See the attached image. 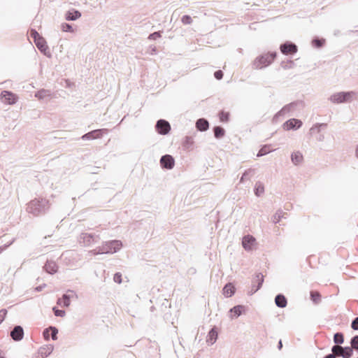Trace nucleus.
<instances>
[{
	"mask_svg": "<svg viewBox=\"0 0 358 358\" xmlns=\"http://www.w3.org/2000/svg\"><path fill=\"white\" fill-rule=\"evenodd\" d=\"M50 208L49 201L43 198L31 200L27 206V210L34 216L45 214Z\"/></svg>",
	"mask_w": 358,
	"mask_h": 358,
	"instance_id": "1",
	"label": "nucleus"
},
{
	"mask_svg": "<svg viewBox=\"0 0 358 358\" xmlns=\"http://www.w3.org/2000/svg\"><path fill=\"white\" fill-rule=\"evenodd\" d=\"M277 57L276 52H268L259 55L252 63V68L262 69L269 66Z\"/></svg>",
	"mask_w": 358,
	"mask_h": 358,
	"instance_id": "2",
	"label": "nucleus"
},
{
	"mask_svg": "<svg viewBox=\"0 0 358 358\" xmlns=\"http://www.w3.org/2000/svg\"><path fill=\"white\" fill-rule=\"evenodd\" d=\"M355 94V92L353 91L336 92L331 95L329 100L332 103L337 104L347 103L352 100Z\"/></svg>",
	"mask_w": 358,
	"mask_h": 358,
	"instance_id": "3",
	"label": "nucleus"
},
{
	"mask_svg": "<svg viewBox=\"0 0 358 358\" xmlns=\"http://www.w3.org/2000/svg\"><path fill=\"white\" fill-rule=\"evenodd\" d=\"M101 246L103 254H113L121 249L122 243L121 241L113 240L103 242Z\"/></svg>",
	"mask_w": 358,
	"mask_h": 358,
	"instance_id": "4",
	"label": "nucleus"
},
{
	"mask_svg": "<svg viewBox=\"0 0 358 358\" xmlns=\"http://www.w3.org/2000/svg\"><path fill=\"white\" fill-rule=\"evenodd\" d=\"M99 240V235L94 233H82L78 238L79 243H83L84 246H90L98 243Z\"/></svg>",
	"mask_w": 358,
	"mask_h": 358,
	"instance_id": "5",
	"label": "nucleus"
},
{
	"mask_svg": "<svg viewBox=\"0 0 358 358\" xmlns=\"http://www.w3.org/2000/svg\"><path fill=\"white\" fill-rule=\"evenodd\" d=\"M72 299H78V296L74 291L69 289L61 298L58 299L57 303L62 307H69Z\"/></svg>",
	"mask_w": 358,
	"mask_h": 358,
	"instance_id": "6",
	"label": "nucleus"
},
{
	"mask_svg": "<svg viewBox=\"0 0 358 358\" xmlns=\"http://www.w3.org/2000/svg\"><path fill=\"white\" fill-rule=\"evenodd\" d=\"M17 96L13 92L3 90L1 93V100L3 103L13 105L17 101Z\"/></svg>",
	"mask_w": 358,
	"mask_h": 358,
	"instance_id": "7",
	"label": "nucleus"
},
{
	"mask_svg": "<svg viewBox=\"0 0 358 358\" xmlns=\"http://www.w3.org/2000/svg\"><path fill=\"white\" fill-rule=\"evenodd\" d=\"M155 129L158 134L161 135H166L169 133L171 130V125L167 120L160 119L155 124Z\"/></svg>",
	"mask_w": 358,
	"mask_h": 358,
	"instance_id": "8",
	"label": "nucleus"
},
{
	"mask_svg": "<svg viewBox=\"0 0 358 358\" xmlns=\"http://www.w3.org/2000/svg\"><path fill=\"white\" fill-rule=\"evenodd\" d=\"M107 132L106 129H94L83 135L81 138L84 141L94 140L102 137L103 134Z\"/></svg>",
	"mask_w": 358,
	"mask_h": 358,
	"instance_id": "9",
	"label": "nucleus"
},
{
	"mask_svg": "<svg viewBox=\"0 0 358 358\" xmlns=\"http://www.w3.org/2000/svg\"><path fill=\"white\" fill-rule=\"evenodd\" d=\"M280 52L284 55L294 54L297 52V46L291 41H286L280 46Z\"/></svg>",
	"mask_w": 358,
	"mask_h": 358,
	"instance_id": "10",
	"label": "nucleus"
},
{
	"mask_svg": "<svg viewBox=\"0 0 358 358\" xmlns=\"http://www.w3.org/2000/svg\"><path fill=\"white\" fill-rule=\"evenodd\" d=\"M301 120L299 119L292 118L287 120L283 124L282 127L285 130H297L302 126Z\"/></svg>",
	"mask_w": 358,
	"mask_h": 358,
	"instance_id": "11",
	"label": "nucleus"
},
{
	"mask_svg": "<svg viewBox=\"0 0 358 358\" xmlns=\"http://www.w3.org/2000/svg\"><path fill=\"white\" fill-rule=\"evenodd\" d=\"M160 165L163 169L171 170L174 167L175 159L170 155H163L160 159Z\"/></svg>",
	"mask_w": 358,
	"mask_h": 358,
	"instance_id": "12",
	"label": "nucleus"
},
{
	"mask_svg": "<svg viewBox=\"0 0 358 358\" xmlns=\"http://www.w3.org/2000/svg\"><path fill=\"white\" fill-rule=\"evenodd\" d=\"M264 282V275L262 273H258L252 280V294L257 292L262 286Z\"/></svg>",
	"mask_w": 358,
	"mask_h": 358,
	"instance_id": "13",
	"label": "nucleus"
},
{
	"mask_svg": "<svg viewBox=\"0 0 358 358\" xmlns=\"http://www.w3.org/2000/svg\"><path fill=\"white\" fill-rule=\"evenodd\" d=\"M10 335L15 341H20L24 337V329L20 325L15 326Z\"/></svg>",
	"mask_w": 358,
	"mask_h": 358,
	"instance_id": "14",
	"label": "nucleus"
},
{
	"mask_svg": "<svg viewBox=\"0 0 358 358\" xmlns=\"http://www.w3.org/2000/svg\"><path fill=\"white\" fill-rule=\"evenodd\" d=\"M35 45L37 47V48L45 55L48 57H51L50 53L48 51V46L47 45V43L45 40L42 37L41 38H38V40L36 41Z\"/></svg>",
	"mask_w": 358,
	"mask_h": 358,
	"instance_id": "15",
	"label": "nucleus"
},
{
	"mask_svg": "<svg viewBox=\"0 0 358 358\" xmlns=\"http://www.w3.org/2000/svg\"><path fill=\"white\" fill-rule=\"evenodd\" d=\"M57 334L58 329L57 327L53 326H50L43 331V336L45 340H49L50 336H51L53 341H56L57 339Z\"/></svg>",
	"mask_w": 358,
	"mask_h": 358,
	"instance_id": "16",
	"label": "nucleus"
},
{
	"mask_svg": "<svg viewBox=\"0 0 358 358\" xmlns=\"http://www.w3.org/2000/svg\"><path fill=\"white\" fill-rule=\"evenodd\" d=\"M297 101H293L284 106L273 117V120L278 118L280 116L284 115L285 113H289L292 108L296 106Z\"/></svg>",
	"mask_w": 358,
	"mask_h": 358,
	"instance_id": "17",
	"label": "nucleus"
},
{
	"mask_svg": "<svg viewBox=\"0 0 358 358\" xmlns=\"http://www.w3.org/2000/svg\"><path fill=\"white\" fill-rule=\"evenodd\" d=\"M255 243V238L250 235H247L243 237L242 239V245L243 248L247 250H251L252 248L253 245Z\"/></svg>",
	"mask_w": 358,
	"mask_h": 358,
	"instance_id": "18",
	"label": "nucleus"
},
{
	"mask_svg": "<svg viewBox=\"0 0 358 358\" xmlns=\"http://www.w3.org/2000/svg\"><path fill=\"white\" fill-rule=\"evenodd\" d=\"M217 338H218V330L216 327H214L212 329H210V330L209 331V332L207 335V337H206V342L209 345H213L216 342Z\"/></svg>",
	"mask_w": 358,
	"mask_h": 358,
	"instance_id": "19",
	"label": "nucleus"
},
{
	"mask_svg": "<svg viewBox=\"0 0 358 358\" xmlns=\"http://www.w3.org/2000/svg\"><path fill=\"white\" fill-rule=\"evenodd\" d=\"M245 307L243 305H237L234 306L229 310V313L231 314L230 315L231 318L234 317L237 318L242 315L243 313L245 312Z\"/></svg>",
	"mask_w": 358,
	"mask_h": 358,
	"instance_id": "20",
	"label": "nucleus"
},
{
	"mask_svg": "<svg viewBox=\"0 0 358 358\" xmlns=\"http://www.w3.org/2000/svg\"><path fill=\"white\" fill-rule=\"evenodd\" d=\"M80 17L81 13L75 8H72L71 10H68L65 13V19L68 21H74Z\"/></svg>",
	"mask_w": 358,
	"mask_h": 358,
	"instance_id": "21",
	"label": "nucleus"
},
{
	"mask_svg": "<svg viewBox=\"0 0 358 358\" xmlns=\"http://www.w3.org/2000/svg\"><path fill=\"white\" fill-rule=\"evenodd\" d=\"M43 268L47 273L52 275L57 273L58 266L55 262L52 260H48L45 264Z\"/></svg>",
	"mask_w": 358,
	"mask_h": 358,
	"instance_id": "22",
	"label": "nucleus"
},
{
	"mask_svg": "<svg viewBox=\"0 0 358 358\" xmlns=\"http://www.w3.org/2000/svg\"><path fill=\"white\" fill-rule=\"evenodd\" d=\"M196 127L198 131H206L209 128V122L205 118H199L196 122Z\"/></svg>",
	"mask_w": 358,
	"mask_h": 358,
	"instance_id": "23",
	"label": "nucleus"
},
{
	"mask_svg": "<svg viewBox=\"0 0 358 358\" xmlns=\"http://www.w3.org/2000/svg\"><path fill=\"white\" fill-rule=\"evenodd\" d=\"M275 303L278 308H285L287 305V298L282 294H278L275 297Z\"/></svg>",
	"mask_w": 358,
	"mask_h": 358,
	"instance_id": "24",
	"label": "nucleus"
},
{
	"mask_svg": "<svg viewBox=\"0 0 358 358\" xmlns=\"http://www.w3.org/2000/svg\"><path fill=\"white\" fill-rule=\"evenodd\" d=\"M235 291L236 289L234 286L231 283L229 282L224 286L222 289V294L225 297H231L234 294Z\"/></svg>",
	"mask_w": 358,
	"mask_h": 358,
	"instance_id": "25",
	"label": "nucleus"
},
{
	"mask_svg": "<svg viewBox=\"0 0 358 358\" xmlns=\"http://www.w3.org/2000/svg\"><path fill=\"white\" fill-rule=\"evenodd\" d=\"M214 136L217 139L223 138L225 135V129L221 126H215L213 129Z\"/></svg>",
	"mask_w": 358,
	"mask_h": 358,
	"instance_id": "26",
	"label": "nucleus"
},
{
	"mask_svg": "<svg viewBox=\"0 0 358 358\" xmlns=\"http://www.w3.org/2000/svg\"><path fill=\"white\" fill-rule=\"evenodd\" d=\"M303 155L299 151L294 152L291 155V160L294 165L299 164L303 161Z\"/></svg>",
	"mask_w": 358,
	"mask_h": 358,
	"instance_id": "27",
	"label": "nucleus"
},
{
	"mask_svg": "<svg viewBox=\"0 0 358 358\" xmlns=\"http://www.w3.org/2000/svg\"><path fill=\"white\" fill-rule=\"evenodd\" d=\"M353 350L354 349L352 346L343 347L340 353V357L343 358H350L353 355Z\"/></svg>",
	"mask_w": 358,
	"mask_h": 358,
	"instance_id": "28",
	"label": "nucleus"
},
{
	"mask_svg": "<svg viewBox=\"0 0 358 358\" xmlns=\"http://www.w3.org/2000/svg\"><path fill=\"white\" fill-rule=\"evenodd\" d=\"M54 350V346L52 345H48L45 348H41L39 350V353L41 355L43 358L47 357L49 356Z\"/></svg>",
	"mask_w": 358,
	"mask_h": 358,
	"instance_id": "29",
	"label": "nucleus"
},
{
	"mask_svg": "<svg viewBox=\"0 0 358 358\" xmlns=\"http://www.w3.org/2000/svg\"><path fill=\"white\" fill-rule=\"evenodd\" d=\"M35 96L41 100L47 97H50L51 93L50 90L42 89L36 92Z\"/></svg>",
	"mask_w": 358,
	"mask_h": 358,
	"instance_id": "30",
	"label": "nucleus"
},
{
	"mask_svg": "<svg viewBox=\"0 0 358 358\" xmlns=\"http://www.w3.org/2000/svg\"><path fill=\"white\" fill-rule=\"evenodd\" d=\"M254 192L257 196H260L264 192L263 183L259 181L257 182L255 185Z\"/></svg>",
	"mask_w": 358,
	"mask_h": 358,
	"instance_id": "31",
	"label": "nucleus"
},
{
	"mask_svg": "<svg viewBox=\"0 0 358 358\" xmlns=\"http://www.w3.org/2000/svg\"><path fill=\"white\" fill-rule=\"evenodd\" d=\"M220 121L223 123L228 122L229 121L230 113L224 110H220L218 113Z\"/></svg>",
	"mask_w": 358,
	"mask_h": 358,
	"instance_id": "32",
	"label": "nucleus"
},
{
	"mask_svg": "<svg viewBox=\"0 0 358 358\" xmlns=\"http://www.w3.org/2000/svg\"><path fill=\"white\" fill-rule=\"evenodd\" d=\"M334 342L336 345H341L344 343V335L342 332H337L334 335Z\"/></svg>",
	"mask_w": 358,
	"mask_h": 358,
	"instance_id": "33",
	"label": "nucleus"
},
{
	"mask_svg": "<svg viewBox=\"0 0 358 358\" xmlns=\"http://www.w3.org/2000/svg\"><path fill=\"white\" fill-rule=\"evenodd\" d=\"M324 39L320 38L318 37H314L312 40V45L317 48H322L324 45Z\"/></svg>",
	"mask_w": 358,
	"mask_h": 358,
	"instance_id": "34",
	"label": "nucleus"
},
{
	"mask_svg": "<svg viewBox=\"0 0 358 358\" xmlns=\"http://www.w3.org/2000/svg\"><path fill=\"white\" fill-rule=\"evenodd\" d=\"M327 124L326 123H316L310 129V134H313L315 131L317 132L320 131L322 127H327Z\"/></svg>",
	"mask_w": 358,
	"mask_h": 358,
	"instance_id": "35",
	"label": "nucleus"
},
{
	"mask_svg": "<svg viewBox=\"0 0 358 358\" xmlns=\"http://www.w3.org/2000/svg\"><path fill=\"white\" fill-rule=\"evenodd\" d=\"M310 299L315 303H318L321 300V294L315 291H311L310 293Z\"/></svg>",
	"mask_w": 358,
	"mask_h": 358,
	"instance_id": "36",
	"label": "nucleus"
},
{
	"mask_svg": "<svg viewBox=\"0 0 358 358\" xmlns=\"http://www.w3.org/2000/svg\"><path fill=\"white\" fill-rule=\"evenodd\" d=\"M271 150H270L269 148V146L268 145H264L262 146L260 150H259L257 156V157H262V156H264L267 154H268Z\"/></svg>",
	"mask_w": 358,
	"mask_h": 358,
	"instance_id": "37",
	"label": "nucleus"
},
{
	"mask_svg": "<svg viewBox=\"0 0 358 358\" xmlns=\"http://www.w3.org/2000/svg\"><path fill=\"white\" fill-rule=\"evenodd\" d=\"M286 213H282L281 210H278L275 213V214L272 217V221L274 222V223H278L280 222V219L282 218V217H285L284 215H285Z\"/></svg>",
	"mask_w": 358,
	"mask_h": 358,
	"instance_id": "38",
	"label": "nucleus"
},
{
	"mask_svg": "<svg viewBox=\"0 0 358 358\" xmlns=\"http://www.w3.org/2000/svg\"><path fill=\"white\" fill-rule=\"evenodd\" d=\"M61 29L64 32L73 33L74 29L71 24L64 22L61 24Z\"/></svg>",
	"mask_w": 358,
	"mask_h": 358,
	"instance_id": "39",
	"label": "nucleus"
},
{
	"mask_svg": "<svg viewBox=\"0 0 358 358\" xmlns=\"http://www.w3.org/2000/svg\"><path fill=\"white\" fill-rule=\"evenodd\" d=\"M350 343L353 349L358 352V335L352 337Z\"/></svg>",
	"mask_w": 358,
	"mask_h": 358,
	"instance_id": "40",
	"label": "nucleus"
},
{
	"mask_svg": "<svg viewBox=\"0 0 358 358\" xmlns=\"http://www.w3.org/2000/svg\"><path fill=\"white\" fill-rule=\"evenodd\" d=\"M193 143H194V141L191 136H185L184 141H183V146L187 149L191 145H192Z\"/></svg>",
	"mask_w": 358,
	"mask_h": 358,
	"instance_id": "41",
	"label": "nucleus"
},
{
	"mask_svg": "<svg viewBox=\"0 0 358 358\" xmlns=\"http://www.w3.org/2000/svg\"><path fill=\"white\" fill-rule=\"evenodd\" d=\"M52 311L55 316L63 317L66 315V312L64 310L58 309L56 307L52 308Z\"/></svg>",
	"mask_w": 358,
	"mask_h": 358,
	"instance_id": "42",
	"label": "nucleus"
},
{
	"mask_svg": "<svg viewBox=\"0 0 358 358\" xmlns=\"http://www.w3.org/2000/svg\"><path fill=\"white\" fill-rule=\"evenodd\" d=\"M294 65V63L292 60H287V62H282L281 66L285 69H292Z\"/></svg>",
	"mask_w": 358,
	"mask_h": 358,
	"instance_id": "43",
	"label": "nucleus"
},
{
	"mask_svg": "<svg viewBox=\"0 0 358 358\" xmlns=\"http://www.w3.org/2000/svg\"><path fill=\"white\" fill-rule=\"evenodd\" d=\"M343 347L342 346H338V345H334L331 347V352L332 353L331 354H335L338 356H340V353H341V351L342 350Z\"/></svg>",
	"mask_w": 358,
	"mask_h": 358,
	"instance_id": "44",
	"label": "nucleus"
},
{
	"mask_svg": "<svg viewBox=\"0 0 358 358\" xmlns=\"http://www.w3.org/2000/svg\"><path fill=\"white\" fill-rule=\"evenodd\" d=\"M181 22L184 24H190L192 22V19L189 15H185L182 17Z\"/></svg>",
	"mask_w": 358,
	"mask_h": 358,
	"instance_id": "45",
	"label": "nucleus"
},
{
	"mask_svg": "<svg viewBox=\"0 0 358 358\" xmlns=\"http://www.w3.org/2000/svg\"><path fill=\"white\" fill-rule=\"evenodd\" d=\"M30 36L34 38V42L38 40V38H42V36L35 29H31L30 31Z\"/></svg>",
	"mask_w": 358,
	"mask_h": 358,
	"instance_id": "46",
	"label": "nucleus"
},
{
	"mask_svg": "<svg viewBox=\"0 0 358 358\" xmlns=\"http://www.w3.org/2000/svg\"><path fill=\"white\" fill-rule=\"evenodd\" d=\"M161 33L162 31H155L149 35L148 38L150 40H156L162 36Z\"/></svg>",
	"mask_w": 358,
	"mask_h": 358,
	"instance_id": "47",
	"label": "nucleus"
},
{
	"mask_svg": "<svg viewBox=\"0 0 358 358\" xmlns=\"http://www.w3.org/2000/svg\"><path fill=\"white\" fill-rule=\"evenodd\" d=\"M113 280L116 283L120 284L122 281L121 273H120V272L115 273L113 276Z\"/></svg>",
	"mask_w": 358,
	"mask_h": 358,
	"instance_id": "48",
	"label": "nucleus"
},
{
	"mask_svg": "<svg viewBox=\"0 0 358 358\" xmlns=\"http://www.w3.org/2000/svg\"><path fill=\"white\" fill-rule=\"evenodd\" d=\"M351 328L353 330L358 331V317L354 318L351 322Z\"/></svg>",
	"mask_w": 358,
	"mask_h": 358,
	"instance_id": "49",
	"label": "nucleus"
},
{
	"mask_svg": "<svg viewBox=\"0 0 358 358\" xmlns=\"http://www.w3.org/2000/svg\"><path fill=\"white\" fill-rule=\"evenodd\" d=\"M101 250H102V246H99V247L96 248L95 249L90 250V252L94 255L103 254V252H102Z\"/></svg>",
	"mask_w": 358,
	"mask_h": 358,
	"instance_id": "50",
	"label": "nucleus"
},
{
	"mask_svg": "<svg viewBox=\"0 0 358 358\" xmlns=\"http://www.w3.org/2000/svg\"><path fill=\"white\" fill-rule=\"evenodd\" d=\"M223 76L224 73L222 70H217L214 73V77L218 80H221L223 78Z\"/></svg>",
	"mask_w": 358,
	"mask_h": 358,
	"instance_id": "51",
	"label": "nucleus"
},
{
	"mask_svg": "<svg viewBox=\"0 0 358 358\" xmlns=\"http://www.w3.org/2000/svg\"><path fill=\"white\" fill-rule=\"evenodd\" d=\"M6 315H7L6 309L3 308L0 310V324L4 320Z\"/></svg>",
	"mask_w": 358,
	"mask_h": 358,
	"instance_id": "52",
	"label": "nucleus"
},
{
	"mask_svg": "<svg viewBox=\"0 0 358 358\" xmlns=\"http://www.w3.org/2000/svg\"><path fill=\"white\" fill-rule=\"evenodd\" d=\"M252 171L251 169H249V170H248V171H245L244 172V173L243 174V176H242V177H241V178L240 182H243V181H244V180H245V179H246V178H247L248 175L250 173H251Z\"/></svg>",
	"mask_w": 358,
	"mask_h": 358,
	"instance_id": "53",
	"label": "nucleus"
},
{
	"mask_svg": "<svg viewBox=\"0 0 358 358\" xmlns=\"http://www.w3.org/2000/svg\"><path fill=\"white\" fill-rule=\"evenodd\" d=\"M14 240L10 241L8 244H5L2 246H0V253H1L4 250H6L8 246H10L13 243Z\"/></svg>",
	"mask_w": 358,
	"mask_h": 358,
	"instance_id": "54",
	"label": "nucleus"
},
{
	"mask_svg": "<svg viewBox=\"0 0 358 358\" xmlns=\"http://www.w3.org/2000/svg\"><path fill=\"white\" fill-rule=\"evenodd\" d=\"M46 286L45 284H43L42 285H39L35 288L36 291L41 292L43 290V289Z\"/></svg>",
	"mask_w": 358,
	"mask_h": 358,
	"instance_id": "55",
	"label": "nucleus"
},
{
	"mask_svg": "<svg viewBox=\"0 0 358 358\" xmlns=\"http://www.w3.org/2000/svg\"><path fill=\"white\" fill-rule=\"evenodd\" d=\"M324 358H336L334 354H328L324 357Z\"/></svg>",
	"mask_w": 358,
	"mask_h": 358,
	"instance_id": "56",
	"label": "nucleus"
},
{
	"mask_svg": "<svg viewBox=\"0 0 358 358\" xmlns=\"http://www.w3.org/2000/svg\"><path fill=\"white\" fill-rule=\"evenodd\" d=\"M277 347H278V349L279 350H280L282 349V341H281V340H280V341H278V346H277Z\"/></svg>",
	"mask_w": 358,
	"mask_h": 358,
	"instance_id": "57",
	"label": "nucleus"
},
{
	"mask_svg": "<svg viewBox=\"0 0 358 358\" xmlns=\"http://www.w3.org/2000/svg\"><path fill=\"white\" fill-rule=\"evenodd\" d=\"M324 139V135H320L319 137L317 138V140L320 141H323Z\"/></svg>",
	"mask_w": 358,
	"mask_h": 358,
	"instance_id": "58",
	"label": "nucleus"
},
{
	"mask_svg": "<svg viewBox=\"0 0 358 358\" xmlns=\"http://www.w3.org/2000/svg\"><path fill=\"white\" fill-rule=\"evenodd\" d=\"M355 155H356L357 157H358V145H357V147L356 148V150H355Z\"/></svg>",
	"mask_w": 358,
	"mask_h": 358,
	"instance_id": "59",
	"label": "nucleus"
},
{
	"mask_svg": "<svg viewBox=\"0 0 358 358\" xmlns=\"http://www.w3.org/2000/svg\"><path fill=\"white\" fill-rule=\"evenodd\" d=\"M357 358H358V357H357Z\"/></svg>",
	"mask_w": 358,
	"mask_h": 358,
	"instance_id": "60",
	"label": "nucleus"
}]
</instances>
